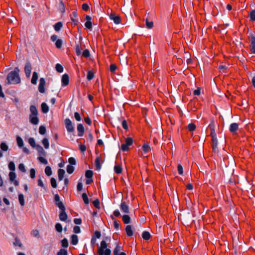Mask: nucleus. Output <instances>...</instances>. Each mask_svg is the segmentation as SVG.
Listing matches in <instances>:
<instances>
[{
  "label": "nucleus",
  "instance_id": "1",
  "mask_svg": "<svg viewBox=\"0 0 255 255\" xmlns=\"http://www.w3.org/2000/svg\"><path fill=\"white\" fill-rule=\"evenodd\" d=\"M19 69L15 67L13 71L9 72L5 82V85L16 84L20 82V78L19 76Z\"/></svg>",
  "mask_w": 255,
  "mask_h": 255
},
{
  "label": "nucleus",
  "instance_id": "2",
  "mask_svg": "<svg viewBox=\"0 0 255 255\" xmlns=\"http://www.w3.org/2000/svg\"><path fill=\"white\" fill-rule=\"evenodd\" d=\"M108 245L106 241L101 242V246L98 248L97 254L98 255H111V251L107 248Z\"/></svg>",
  "mask_w": 255,
  "mask_h": 255
},
{
  "label": "nucleus",
  "instance_id": "3",
  "mask_svg": "<svg viewBox=\"0 0 255 255\" xmlns=\"http://www.w3.org/2000/svg\"><path fill=\"white\" fill-rule=\"evenodd\" d=\"M65 128L68 132H73L74 131V125L72 124L71 120L67 118L64 120Z\"/></svg>",
  "mask_w": 255,
  "mask_h": 255
},
{
  "label": "nucleus",
  "instance_id": "4",
  "mask_svg": "<svg viewBox=\"0 0 255 255\" xmlns=\"http://www.w3.org/2000/svg\"><path fill=\"white\" fill-rule=\"evenodd\" d=\"M249 38L250 42L251 51L252 53L255 54V36L252 33H250Z\"/></svg>",
  "mask_w": 255,
  "mask_h": 255
},
{
  "label": "nucleus",
  "instance_id": "5",
  "mask_svg": "<svg viewBox=\"0 0 255 255\" xmlns=\"http://www.w3.org/2000/svg\"><path fill=\"white\" fill-rule=\"evenodd\" d=\"M31 69V63L29 61H27L24 66V72L27 78H29L30 76Z\"/></svg>",
  "mask_w": 255,
  "mask_h": 255
},
{
  "label": "nucleus",
  "instance_id": "6",
  "mask_svg": "<svg viewBox=\"0 0 255 255\" xmlns=\"http://www.w3.org/2000/svg\"><path fill=\"white\" fill-rule=\"evenodd\" d=\"M45 85V80L43 78H40L39 80V84L38 86V91L41 93L45 92L44 86Z\"/></svg>",
  "mask_w": 255,
  "mask_h": 255
},
{
  "label": "nucleus",
  "instance_id": "7",
  "mask_svg": "<svg viewBox=\"0 0 255 255\" xmlns=\"http://www.w3.org/2000/svg\"><path fill=\"white\" fill-rule=\"evenodd\" d=\"M120 209L123 212L126 214H128L129 212V207L125 201H122L120 205Z\"/></svg>",
  "mask_w": 255,
  "mask_h": 255
},
{
  "label": "nucleus",
  "instance_id": "8",
  "mask_svg": "<svg viewBox=\"0 0 255 255\" xmlns=\"http://www.w3.org/2000/svg\"><path fill=\"white\" fill-rule=\"evenodd\" d=\"M212 146L213 151L215 153L218 152V140L217 137L212 138Z\"/></svg>",
  "mask_w": 255,
  "mask_h": 255
},
{
  "label": "nucleus",
  "instance_id": "9",
  "mask_svg": "<svg viewBox=\"0 0 255 255\" xmlns=\"http://www.w3.org/2000/svg\"><path fill=\"white\" fill-rule=\"evenodd\" d=\"M62 86H66L68 85L69 82V76L67 74H64L61 79Z\"/></svg>",
  "mask_w": 255,
  "mask_h": 255
},
{
  "label": "nucleus",
  "instance_id": "10",
  "mask_svg": "<svg viewBox=\"0 0 255 255\" xmlns=\"http://www.w3.org/2000/svg\"><path fill=\"white\" fill-rule=\"evenodd\" d=\"M77 128L78 131V135L80 137L82 136L85 131V128L83 125L81 124H78L77 125Z\"/></svg>",
  "mask_w": 255,
  "mask_h": 255
},
{
  "label": "nucleus",
  "instance_id": "11",
  "mask_svg": "<svg viewBox=\"0 0 255 255\" xmlns=\"http://www.w3.org/2000/svg\"><path fill=\"white\" fill-rule=\"evenodd\" d=\"M238 128L239 125L237 123H234L231 124L229 128V130L231 133L234 134L236 132Z\"/></svg>",
  "mask_w": 255,
  "mask_h": 255
},
{
  "label": "nucleus",
  "instance_id": "12",
  "mask_svg": "<svg viewBox=\"0 0 255 255\" xmlns=\"http://www.w3.org/2000/svg\"><path fill=\"white\" fill-rule=\"evenodd\" d=\"M110 18L113 20L114 22V23L116 24H118L120 23L121 22V17L118 16L116 15L114 13H112L110 16Z\"/></svg>",
  "mask_w": 255,
  "mask_h": 255
},
{
  "label": "nucleus",
  "instance_id": "13",
  "mask_svg": "<svg viewBox=\"0 0 255 255\" xmlns=\"http://www.w3.org/2000/svg\"><path fill=\"white\" fill-rule=\"evenodd\" d=\"M35 148H36V150L38 152V155H39V156H46V152L40 145L37 144Z\"/></svg>",
  "mask_w": 255,
  "mask_h": 255
},
{
  "label": "nucleus",
  "instance_id": "14",
  "mask_svg": "<svg viewBox=\"0 0 255 255\" xmlns=\"http://www.w3.org/2000/svg\"><path fill=\"white\" fill-rule=\"evenodd\" d=\"M59 219L62 221H66L67 219V215L65 212V210H61L60 212Z\"/></svg>",
  "mask_w": 255,
  "mask_h": 255
},
{
  "label": "nucleus",
  "instance_id": "15",
  "mask_svg": "<svg viewBox=\"0 0 255 255\" xmlns=\"http://www.w3.org/2000/svg\"><path fill=\"white\" fill-rule=\"evenodd\" d=\"M29 121L33 125H37L38 124L39 119L37 117V116L30 115Z\"/></svg>",
  "mask_w": 255,
  "mask_h": 255
},
{
  "label": "nucleus",
  "instance_id": "16",
  "mask_svg": "<svg viewBox=\"0 0 255 255\" xmlns=\"http://www.w3.org/2000/svg\"><path fill=\"white\" fill-rule=\"evenodd\" d=\"M125 230L128 236L131 237L133 235V231L131 229V225H127L126 227Z\"/></svg>",
  "mask_w": 255,
  "mask_h": 255
},
{
  "label": "nucleus",
  "instance_id": "17",
  "mask_svg": "<svg viewBox=\"0 0 255 255\" xmlns=\"http://www.w3.org/2000/svg\"><path fill=\"white\" fill-rule=\"evenodd\" d=\"M30 111L31 114L30 115L37 116L38 111L36 107L34 105H31L30 107Z\"/></svg>",
  "mask_w": 255,
  "mask_h": 255
},
{
  "label": "nucleus",
  "instance_id": "18",
  "mask_svg": "<svg viewBox=\"0 0 255 255\" xmlns=\"http://www.w3.org/2000/svg\"><path fill=\"white\" fill-rule=\"evenodd\" d=\"M38 78V76L37 73L36 72H34L32 74V77L31 80V83L34 85L36 84Z\"/></svg>",
  "mask_w": 255,
  "mask_h": 255
},
{
  "label": "nucleus",
  "instance_id": "19",
  "mask_svg": "<svg viewBox=\"0 0 255 255\" xmlns=\"http://www.w3.org/2000/svg\"><path fill=\"white\" fill-rule=\"evenodd\" d=\"M71 244L73 245H76L78 243V237L76 235H72L71 237Z\"/></svg>",
  "mask_w": 255,
  "mask_h": 255
},
{
  "label": "nucleus",
  "instance_id": "20",
  "mask_svg": "<svg viewBox=\"0 0 255 255\" xmlns=\"http://www.w3.org/2000/svg\"><path fill=\"white\" fill-rule=\"evenodd\" d=\"M42 112L44 114H46L49 111V107L45 103H42L41 105Z\"/></svg>",
  "mask_w": 255,
  "mask_h": 255
},
{
  "label": "nucleus",
  "instance_id": "21",
  "mask_svg": "<svg viewBox=\"0 0 255 255\" xmlns=\"http://www.w3.org/2000/svg\"><path fill=\"white\" fill-rule=\"evenodd\" d=\"M65 170L62 169H59L58 170V179L59 181H61L64 177L65 174Z\"/></svg>",
  "mask_w": 255,
  "mask_h": 255
},
{
  "label": "nucleus",
  "instance_id": "22",
  "mask_svg": "<svg viewBox=\"0 0 255 255\" xmlns=\"http://www.w3.org/2000/svg\"><path fill=\"white\" fill-rule=\"evenodd\" d=\"M123 222L126 224H128L130 223L131 219L128 215H124L122 217Z\"/></svg>",
  "mask_w": 255,
  "mask_h": 255
},
{
  "label": "nucleus",
  "instance_id": "23",
  "mask_svg": "<svg viewBox=\"0 0 255 255\" xmlns=\"http://www.w3.org/2000/svg\"><path fill=\"white\" fill-rule=\"evenodd\" d=\"M142 238L146 241H148L151 238L150 233L147 231H144L142 234Z\"/></svg>",
  "mask_w": 255,
  "mask_h": 255
},
{
  "label": "nucleus",
  "instance_id": "24",
  "mask_svg": "<svg viewBox=\"0 0 255 255\" xmlns=\"http://www.w3.org/2000/svg\"><path fill=\"white\" fill-rule=\"evenodd\" d=\"M95 162V166L96 167V169L97 170H100L101 168V165L100 163V158L99 157H97L96 158Z\"/></svg>",
  "mask_w": 255,
  "mask_h": 255
},
{
  "label": "nucleus",
  "instance_id": "25",
  "mask_svg": "<svg viewBox=\"0 0 255 255\" xmlns=\"http://www.w3.org/2000/svg\"><path fill=\"white\" fill-rule=\"evenodd\" d=\"M18 200L20 205L21 206H23L25 204L24 196L22 194L20 193L18 194Z\"/></svg>",
  "mask_w": 255,
  "mask_h": 255
},
{
  "label": "nucleus",
  "instance_id": "26",
  "mask_svg": "<svg viewBox=\"0 0 255 255\" xmlns=\"http://www.w3.org/2000/svg\"><path fill=\"white\" fill-rule=\"evenodd\" d=\"M63 26V24L61 22H58L54 25V28L55 31H59Z\"/></svg>",
  "mask_w": 255,
  "mask_h": 255
},
{
  "label": "nucleus",
  "instance_id": "27",
  "mask_svg": "<svg viewBox=\"0 0 255 255\" xmlns=\"http://www.w3.org/2000/svg\"><path fill=\"white\" fill-rule=\"evenodd\" d=\"M59 10L62 12L64 13L65 11V5L62 0H60L59 5Z\"/></svg>",
  "mask_w": 255,
  "mask_h": 255
},
{
  "label": "nucleus",
  "instance_id": "28",
  "mask_svg": "<svg viewBox=\"0 0 255 255\" xmlns=\"http://www.w3.org/2000/svg\"><path fill=\"white\" fill-rule=\"evenodd\" d=\"M0 147L3 151H6L8 149V146L5 142L0 143Z\"/></svg>",
  "mask_w": 255,
  "mask_h": 255
},
{
  "label": "nucleus",
  "instance_id": "29",
  "mask_svg": "<svg viewBox=\"0 0 255 255\" xmlns=\"http://www.w3.org/2000/svg\"><path fill=\"white\" fill-rule=\"evenodd\" d=\"M42 143L45 149H48L49 147L48 139L47 138H44L42 140Z\"/></svg>",
  "mask_w": 255,
  "mask_h": 255
},
{
  "label": "nucleus",
  "instance_id": "30",
  "mask_svg": "<svg viewBox=\"0 0 255 255\" xmlns=\"http://www.w3.org/2000/svg\"><path fill=\"white\" fill-rule=\"evenodd\" d=\"M114 171L118 174H121L122 172V168L119 165H116L114 167Z\"/></svg>",
  "mask_w": 255,
  "mask_h": 255
},
{
  "label": "nucleus",
  "instance_id": "31",
  "mask_svg": "<svg viewBox=\"0 0 255 255\" xmlns=\"http://www.w3.org/2000/svg\"><path fill=\"white\" fill-rule=\"evenodd\" d=\"M45 173L47 176H50L52 175V172L50 166H47L45 168Z\"/></svg>",
  "mask_w": 255,
  "mask_h": 255
},
{
  "label": "nucleus",
  "instance_id": "32",
  "mask_svg": "<svg viewBox=\"0 0 255 255\" xmlns=\"http://www.w3.org/2000/svg\"><path fill=\"white\" fill-rule=\"evenodd\" d=\"M29 144L33 147H36L37 144H36L35 140L33 137H30L28 139Z\"/></svg>",
  "mask_w": 255,
  "mask_h": 255
},
{
  "label": "nucleus",
  "instance_id": "33",
  "mask_svg": "<svg viewBox=\"0 0 255 255\" xmlns=\"http://www.w3.org/2000/svg\"><path fill=\"white\" fill-rule=\"evenodd\" d=\"M16 141L17 145L19 147H22L23 146V140L20 136H17Z\"/></svg>",
  "mask_w": 255,
  "mask_h": 255
},
{
  "label": "nucleus",
  "instance_id": "34",
  "mask_svg": "<svg viewBox=\"0 0 255 255\" xmlns=\"http://www.w3.org/2000/svg\"><path fill=\"white\" fill-rule=\"evenodd\" d=\"M83 200L85 204H88L89 203L88 196L86 193H83L82 195Z\"/></svg>",
  "mask_w": 255,
  "mask_h": 255
},
{
  "label": "nucleus",
  "instance_id": "35",
  "mask_svg": "<svg viewBox=\"0 0 255 255\" xmlns=\"http://www.w3.org/2000/svg\"><path fill=\"white\" fill-rule=\"evenodd\" d=\"M13 245L15 246H18L20 248H22L23 247V245L21 244L20 241L17 237L15 238V241L13 242Z\"/></svg>",
  "mask_w": 255,
  "mask_h": 255
},
{
  "label": "nucleus",
  "instance_id": "36",
  "mask_svg": "<svg viewBox=\"0 0 255 255\" xmlns=\"http://www.w3.org/2000/svg\"><path fill=\"white\" fill-rule=\"evenodd\" d=\"M75 168L71 165H68L66 167L67 172L69 174H72L74 171Z\"/></svg>",
  "mask_w": 255,
  "mask_h": 255
},
{
  "label": "nucleus",
  "instance_id": "37",
  "mask_svg": "<svg viewBox=\"0 0 255 255\" xmlns=\"http://www.w3.org/2000/svg\"><path fill=\"white\" fill-rule=\"evenodd\" d=\"M93 172L90 170H87L85 172V176L87 178H92Z\"/></svg>",
  "mask_w": 255,
  "mask_h": 255
},
{
  "label": "nucleus",
  "instance_id": "38",
  "mask_svg": "<svg viewBox=\"0 0 255 255\" xmlns=\"http://www.w3.org/2000/svg\"><path fill=\"white\" fill-rule=\"evenodd\" d=\"M55 69L59 73H62L63 71V68L62 66L59 63L56 64Z\"/></svg>",
  "mask_w": 255,
  "mask_h": 255
},
{
  "label": "nucleus",
  "instance_id": "39",
  "mask_svg": "<svg viewBox=\"0 0 255 255\" xmlns=\"http://www.w3.org/2000/svg\"><path fill=\"white\" fill-rule=\"evenodd\" d=\"M46 132V128L43 126H40L39 128V132L41 135H44Z\"/></svg>",
  "mask_w": 255,
  "mask_h": 255
},
{
  "label": "nucleus",
  "instance_id": "40",
  "mask_svg": "<svg viewBox=\"0 0 255 255\" xmlns=\"http://www.w3.org/2000/svg\"><path fill=\"white\" fill-rule=\"evenodd\" d=\"M16 178V174L14 172H10L9 173V178L11 182H13Z\"/></svg>",
  "mask_w": 255,
  "mask_h": 255
},
{
  "label": "nucleus",
  "instance_id": "41",
  "mask_svg": "<svg viewBox=\"0 0 255 255\" xmlns=\"http://www.w3.org/2000/svg\"><path fill=\"white\" fill-rule=\"evenodd\" d=\"M196 125L193 123H190L188 125L187 128L190 131H192L195 130Z\"/></svg>",
  "mask_w": 255,
  "mask_h": 255
},
{
  "label": "nucleus",
  "instance_id": "42",
  "mask_svg": "<svg viewBox=\"0 0 255 255\" xmlns=\"http://www.w3.org/2000/svg\"><path fill=\"white\" fill-rule=\"evenodd\" d=\"M94 77V73L92 71H88L87 75V79L91 80Z\"/></svg>",
  "mask_w": 255,
  "mask_h": 255
},
{
  "label": "nucleus",
  "instance_id": "43",
  "mask_svg": "<svg viewBox=\"0 0 255 255\" xmlns=\"http://www.w3.org/2000/svg\"><path fill=\"white\" fill-rule=\"evenodd\" d=\"M63 41L61 39H58L56 41L55 46L57 48H61L62 45Z\"/></svg>",
  "mask_w": 255,
  "mask_h": 255
},
{
  "label": "nucleus",
  "instance_id": "44",
  "mask_svg": "<svg viewBox=\"0 0 255 255\" xmlns=\"http://www.w3.org/2000/svg\"><path fill=\"white\" fill-rule=\"evenodd\" d=\"M146 26L147 28H152L153 26V23L152 21H149L148 19H146L145 21Z\"/></svg>",
  "mask_w": 255,
  "mask_h": 255
},
{
  "label": "nucleus",
  "instance_id": "45",
  "mask_svg": "<svg viewBox=\"0 0 255 255\" xmlns=\"http://www.w3.org/2000/svg\"><path fill=\"white\" fill-rule=\"evenodd\" d=\"M61 245L63 248H67L68 247V241L66 238H64L61 241Z\"/></svg>",
  "mask_w": 255,
  "mask_h": 255
},
{
  "label": "nucleus",
  "instance_id": "46",
  "mask_svg": "<svg viewBox=\"0 0 255 255\" xmlns=\"http://www.w3.org/2000/svg\"><path fill=\"white\" fill-rule=\"evenodd\" d=\"M50 183H51V186L53 188H56L57 187V185L56 180L54 177H52L50 179Z\"/></svg>",
  "mask_w": 255,
  "mask_h": 255
},
{
  "label": "nucleus",
  "instance_id": "47",
  "mask_svg": "<svg viewBox=\"0 0 255 255\" xmlns=\"http://www.w3.org/2000/svg\"><path fill=\"white\" fill-rule=\"evenodd\" d=\"M8 168L10 170L13 171L15 169V166L14 162L13 161H10L8 165Z\"/></svg>",
  "mask_w": 255,
  "mask_h": 255
},
{
  "label": "nucleus",
  "instance_id": "48",
  "mask_svg": "<svg viewBox=\"0 0 255 255\" xmlns=\"http://www.w3.org/2000/svg\"><path fill=\"white\" fill-rule=\"evenodd\" d=\"M55 205L59 207V209L61 210H65V207L62 202H59L55 203Z\"/></svg>",
  "mask_w": 255,
  "mask_h": 255
},
{
  "label": "nucleus",
  "instance_id": "49",
  "mask_svg": "<svg viewBox=\"0 0 255 255\" xmlns=\"http://www.w3.org/2000/svg\"><path fill=\"white\" fill-rule=\"evenodd\" d=\"M121 247L119 245V244H117L116 248H115L114 250V255H118V254H119V253L120 252V250H121Z\"/></svg>",
  "mask_w": 255,
  "mask_h": 255
},
{
  "label": "nucleus",
  "instance_id": "50",
  "mask_svg": "<svg viewBox=\"0 0 255 255\" xmlns=\"http://www.w3.org/2000/svg\"><path fill=\"white\" fill-rule=\"evenodd\" d=\"M55 230L59 233L62 231V226L60 223H56L55 225Z\"/></svg>",
  "mask_w": 255,
  "mask_h": 255
},
{
  "label": "nucleus",
  "instance_id": "51",
  "mask_svg": "<svg viewBox=\"0 0 255 255\" xmlns=\"http://www.w3.org/2000/svg\"><path fill=\"white\" fill-rule=\"evenodd\" d=\"M82 55L85 58H88L90 56V51L88 49H86L82 52Z\"/></svg>",
  "mask_w": 255,
  "mask_h": 255
},
{
  "label": "nucleus",
  "instance_id": "52",
  "mask_svg": "<svg viewBox=\"0 0 255 255\" xmlns=\"http://www.w3.org/2000/svg\"><path fill=\"white\" fill-rule=\"evenodd\" d=\"M38 160L40 162H41L42 163L44 164H48V161L47 160L44 158L43 157H42L41 156H39L38 157Z\"/></svg>",
  "mask_w": 255,
  "mask_h": 255
},
{
  "label": "nucleus",
  "instance_id": "53",
  "mask_svg": "<svg viewBox=\"0 0 255 255\" xmlns=\"http://www.w3.org/2000/svg\"><path fill=\"white\" fill-rule=\"evenodd\" d=\"M149 148V145L147 144H144L142 147V149L145 153H146L148 151Z\"/></svg>",
  "mask_w": 255,
  "mask_h": 255
},
{
  "label": "nucleus",
  "instance_id": "54",
  "mask_svg": "<svg viewBox=\"0 0 255 255\" xmlns=\"http://www.w3.org/2000/svg\"><path fill=\"white\" fill-rule=\"evenodd\" d=\"M68 162L69 163V165H73L76 164V161L74 157H71L68 159Z\"/></svg>",
  "mask_w": 255,
  "mask_h": 255
},
{
  "label": "nucleus",
  "instance_id": "55",
  "mask_svg": "<svg viewBox=\"0 0 255 255\" xmlns=\"http://www.w3.org/2000/svg\"><path fill=\"white\" fill-rule=\"evenodd\" d=\"M57 255H68V253L65 249H60L57 253Z\"/></svg>",
  "mask_w": 255,
  "mask_h": 255
},
{
  "label": "nucleus",
  "instance_id": "56",
  "mask_svg": "<svg viewBox=\"0 0 255 255\" xmlns=\"http://www.w3.org/2000/svg\"><path fill=\"white\" fill-rule=\"evenodd\" d=\"M117 69V66L115 64H112L110 66V70L112 73H115Z\"/></svg>",
  "mask_w": 255,
  "mask_h": 255
},
{
  "label": "nucleus",
  "instance_id": "57",
  "mask_svg": "<svg viewBox=\"0 0 255 255\" xmlns=\"http://www.w3.org/2000/svg\"><path fill=\"white\" fill-rule=\"evenodd\" d=\"M93 205L95 206V208H96L97 209H100V201H99V199H97L96 200H94L93 202Z\"/></svg>",
  "mask_w": 255,
  "mask_h": 255
},
{
  "label": "nucleus",
  "instance_id": "58",
  "mask_svg": "<svg viewBox=\"0 0 255 255\" xmlns=\"http://www.w3.org/2000/svg\"><path fill=\"white\" fill-rule=\"evenodd\" d=\"M133 143V140L131 137H128L126 139V144L128 146L131 145Z\"/></svg>",
  "mask_w": 255,
  "mask_h": 255
},
{
  "label": "nucleus",
  "instance_id": "59",
  "mask_svg": "<svg viewBox=\"0 0 255 255\" xmlns=\"http://www.w3.org/2000/svg\"><path fill=\"white\" fill-rule=\"evenodd\" d=\"M75 51L76 53L78 56H79L82 53L81 51V48L79 44H77L76 45Z\"/></svg>",
  "mask_w": 255,
  "mask_h": 255
},
{
  "label": "nucleus",
  "instance_id": "60",
  "mask_svg": "<svg viewBox=\"0 0 255 255\" xmlns=\"http://www.w3.org/2000/svg\"><path fill=\"white\" fill-rule=\"evenodd\" d=\"M250 17L252 20L255 21V10H252L250 13Z\"/></svg>",
  "mask_w": 255,
  "mask_h": 255
},
{
  "label": "nucleus",
  "instance_id": "61",
  "mask_svg": "<svg viewBox=\"0 0 255 255\" xmlns=\"http://www.w3.org/2000/svg\"><path fill=\"white\" fill-rule=\"evenodd\" d=\"M74 118L75 120L78 122H80L81 120V117L80 116V115L78 112L74 113Z\"/></svg>",
  "mask_w": 255,
  "mask_h": 255
},
{
  "label": "nucleus",
  "instance_id": "62",
  "mask_svg": "<svg viewBox=\"0 0 255 255\" xmlns=\"http://www.w3.org/2000/svg\"><path fill=\"white\" fill-rule=\"evenodd\" d=\"M177 170L178 172V173L180 175H183V169L182 167V166L181 164H178L177 166Z\"/></svg>",
  "mask_w": 255,
  "mask_h": 255
},
{
  "label": "nucleus",
  "instance_id": "63",
  "mask_svg": "<svg viewBox=\"0 0 255 255\" xmlns=\"http://www.w3.org/2000/svg\"><path fill=\"white\" fill-rule=\"evenodd\" d=\"M121 148L123 151H127L129 149L128 146L126 143L122 144Z\"/></svg>",
  "mask_w": 255,
  "mask_h": 255
},
{
  "label": "nucleus",
  "instance_id": "64",
  "mask_svg": "<svg viewBox=\"0 0 255 255\" xmlns=\"http://www.w3.org/2000/svg\"><path fill=\"white\" fill-rule=\"evenodd\" d=\"M18 169L22 172H25L26 169L23 163H20L18 165Z\"/></svg>",
  "mask_w": 255,
  "mask_h": 255
}]
</instances>
